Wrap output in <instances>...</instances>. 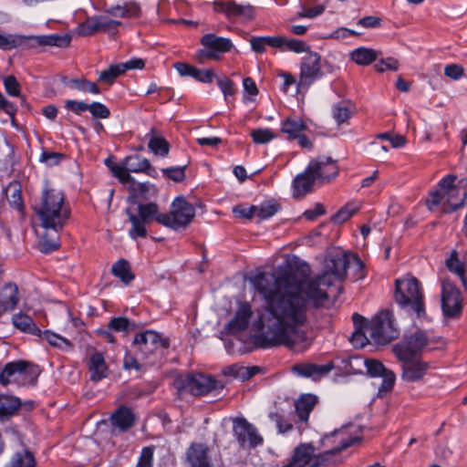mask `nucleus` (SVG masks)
<instances>
[{"instance_id": "1", "label": "nucleus", "mask_w": 467, "mask_h": 467, "mask_svg": "<svg viewBox=\"0 0 467 467\" xmlns=\"http://www.w3.org/2000/svg\"><path fill=\"white\" fill-rule=\"evenodd\" d=\"M358 268L357 279L365 277L364 264L354 254L337 253L326 260V271L308 281L294 272L277 276L256 274L251 280L255 291L265 302L254 323L261 331L254 337V345L261 348L285 346L296 351L305 350L309 343L301 327L307 320L308 301L318 305L328 298V289L335 281L341 282L348 269Z\"/></svg>"}, {"instance_id": "2", "label": "nucleus", "mask_w": 467, "mask_h": 467, "mask_svg": "<svg viewBox=\"0 0 467 467\" xmlns=\"http://www.w3.org/2000/svg\"><path fill=\"white\" fill-rule=\"evenodd\" d=\"M34 210L41 228V230H35L38 237L36 248L43 254H51L59 249L60 232L70 216L66 195L62 191L54 188L47 180H45Z\"/></svg>"}, {"instance_id": "3", "label": "nucleus", "mask_w": 467, "mask_h": 467, "mask_svg": "<svg viewBox=\"0 0 467 467\" xmlns=\"http://www.w3.org/2000/svg\"><path fill=\"white\" fill-rule=\"evenodd\" d=\"M360 441L358 437H347L345 431L337 430L325 434L322 442L331 441L332 447L321 452H316L312 443H300L294 450V462L300 467H337L343 462L342 451Z\"/></svg>"}, {"instance_id": "4", "label": "nucleus", "mask_w": 467, "mask_h": 467, "mask_svg": "<svg viewBox=\"0 0 467 467\" xmlns=\"http://www.w3.org/2000/svg\"><path fill=\"white\" fill-rule=\"evenodd\" d=\"M456 175L448 174L439 182L438 188L430 193L426 201L429 210L441 206L443 213H450L463 206L467 191L456 186Z\"/></svg>"}, {"instance_id": "5", "label": "nucleus", "mask_w": 467, "mask_h": 467, "mask_svg": "<svg viewBox=\"0 0 467 467\" xmlns=\"http://www.w3.org/2000/svg\"><path fill=\"white\" fill-rule=\"evenodd\" d=\"M440 338L431 337L428 332L417 330L414 333L404 336L401 341L392 348L398 359L409 358H420L422 353L438 348Z\"/></svg>"}, {"instance_id": "6", "label": "nucleus", "mask_w": 467, "mask_h": 467, "mask_svg": "<svg viewBox=\"0 0 467 467\" xmlns=\"http://www.w3.org/2000/svg\"><path fill=\"white\" fill-rule=\"evenodd\" d=\"M395 300L401 307H409L418 317L425 314L424 296L420 283L416 277L395 280Z\"/></svg>"}, {"instance_id": "7", "label": "nucleus", "mask_w": 467, "mask_h": 467, "mask_svg": "<svg viewBox=\"0 0 467 467\" xmlns=\"http://www.w3.org/2000/svg\"><path fill=\"white\" fill-rule=\"evenodd\" d=\"M173 386L179 394L190 393L193 396H204L223 388L213 376L202 373L180 375L174 379Z\"/></svg>"}, {"instance_id": "8", "label": "nucleus", "mask_w": 467, "mask_h": 467, "mask_svg": "<svg viewBox=\"0 0 467 467\" xmlns=\"http://www.w3.org/2000/svg\"><path fill=\"white\" fill-rule=\"evenodd\" d=\"M194 216V207L183 197H177L171 204L170 213L158 215L157 223L177 231L185 229Z\"/></svg>"}, {"instance_id": "9", "label": "nucleus", "mask_w": 467, "mask_h": 467, "mask_svg": "<svg viewBox=\"0 0 467 467\" xmlns=\"http://www.w3.org/2000/svg\"><path fill=\"white\" fill-rule=\"evenodd\" d=\"M368 324L367 331L376 344L386 345L399 336L392 314L388 310L379 312Z\"/></svg>"}, {"instance_id": "10", "label": "nucleus", "mask_w": 467, "mask_h": 467, "mask_svg": "<svg viewBox=\"0 0 467 467\" xmlns=\"http://www.w3.org/2000/svg\"><path fill=\"white\" fill-rule=\"evenodd\" d=\"M324 63L327 62L322 60L318 53L307 52L301 58L297 89L308 88L316 80L321 78L324 76L322 70Z\"/></svg>"}, {"instance_id": "11", "label": "nucleus", "mask_w": 467, "mask_h": 467, "mask_svg": "<svg viewBox=\"0 0 467 467\" xmlns=\"http://www.w3.org/2000/svg\"><path fill=\"white\" fill-rule=\"evenodd\" d=\"M306 169L319 184L332 182L339 173L337 161L326 155H318L311 159Z\"/></svg>"}, {"instance_id": "12", "label": "nucleus", "mask_w": 467, "mask_h": 467, "mask_svg": "<svg viewBox=\"0 0 467 467\" xmlns=\"http://www.w3.org/2000/svg\"><path fill=\"white\" fill-rule=\"evenodd\" d=\"M201 44L203 49L198 53L200 61L205 59L219 60L221 55L229 52L233 47V43L230 38L218 36L214 34H206L202 36Z\"/></svg>"}, {"instance_id": "13", "label": "nucleus", "mask_w": 467, "mask_h": 467, "mask_svg": "<svg viewBox=\"0 0 467 467\" xmlns=\"http://www.w3.org/2000/svg\"><path fill=\"white\" fill-rule=\"evenodd\" d=\"M307 130V125L298 117H287L281 122L280 131L287 140H297L301 148L311 150L313 142L305 134Z\"/></svg>"}, {"instance_id": "14", "label": "nucleus", "mask_w": 467, "mask_h": 467, "mask_svg": "<svg viewBox=\"0 0 467 467\" xmlns=\"http://www.w3.org/2000/svg\"><path fill=\"white\" fill-rule=\"evenodd\" d=\"M233 432L239 446L243 449H254L264 442L256 428L244 418L234 420Z\"/></svg>"}, {"instance_id": "15", "label": "nucleus", "mask_w": 467, "mask_h": 467, "mask_svg": "<svg viewBox=\"0 0 467 467\" xmlns=\"http://www.w3.org/2000/svg\"><path fill=\"white\" fill-rule=\"evenodd\" d=\"M133 345L139 352L147 357L158 349H167L170 347V340L154 330H146L135 335Z\"/></svg>"}, {"instance_id": "16", "label": "nucleus", "mask_w": 467, "mask_h": 467, "mask_svg": "<svg viewBox=\"0 0 467 467\" xmlns=\"http://www.w3.org/2000/svg\"><path fill=\"white\" fill-rule=\"evenodd\" d=\"M441 307L447 317H456L462 311V296L460 290L449 280L441 284Z\"/></svg>"}, {"instance_id": "17", "label": "nucleus", "mask_w": 467, "mask_h": 467, "mask_svg": "<svg viewBox=\"0 0 467 467\" xmlns=\"http://www.w3.org/2000/svg\"><path fill=\"white\" fill-rule=\"evenodd\" d=\"M213 9L217 13H222L229 20H251L254 16V9L251 5H238L235 2H220L213 3Z\"/></svg>"}, {"instance_id": "18", "label": "nucleus", "mask_w": 467, "mask_h": 467, "mask_svg": "<svg viewBox=\"0 0 467 467\" xmlns=\"http://www.w3.org/2000/svg\"><path fill=\"white\" fill-rule=\"evenodd\" d=\"M364 363L367 372L370 377L382 378V382L379 387V395L386 394L393 389L396 380V376L393 371L386 368L380 361L376 359H365Z\"/></svg>"}, {"instance_id": "19", "label": "nucleus", "mask_w": 467, "mask_h": 467, "mask_svg": "<svg viewBox=\"0 0 467 467\" xmlns=\"http://www.w3.org/2000/svg\"><path fill=\"white\" fill-rule=\"evenodd\" d=\"M399 360L402 363L401 379L409 383L422 380L431 368L429 362L423 361L420 358H409Z\"/></svg>"}, {"instance_id": "20", "label": "nucleus", "mask_w": 467, "mask_h": 467, "mask_svg": "<svg viewBox=\"0 0 467 467\" xmlns=\"http://www.w3.org/2000/svg\"><path fill=\"white\" fill-rule=\"evenodd\" d=\"M209 447L202 442H192L186 451L189 467H213Z\"/></svg>"}, {"instance_id": "21", "label": "nucleus", "mask_w": 467, "mask_h": 467, "mask_svg": "<svg viewBox=\"0 0 467 467\" xmlns=\"http://www.w3.org/2000/svg\"><path fill=\"white\" fill-rule=\"evenodd\" d=\"M253 311L250 303H241L235 312L234 317L228 323V330L236 333L245 330L248 327Z\"/></svg>"}, {"instance_id": "22", "label": "nucleus", "mask_w": 467, "mask_h": 467, "mask_svg": "<svg viewBox=\"0 0 467 467\" xmlns=\"http://www.w3.org/2000/svg\"><path fill=\"white\" fill-rule=\"evenodd\" d=\"M352 320L355 326V331L350 337V342L355 348H362L371 340L367 331V326H368V320L358 313L353 314Z\"/></svg>"}, {"instance_id": "23", "label": "nucleus", "mask_w": 467, "mask_h": 467, "mask_svg": "<svg viewBox=\"0 0 467 467\" xmlns=\"http://www.w3.org/2000/svg\"><path fill=\"white\" fill-rule=\"evenodd\" d=\"M136 416L132 410L127 406L119 407L110 417L111 425L118 428L120 432L128 431L135 424Z\"/></svg>"}, {"instance_id": "24", "label": "nucleus", "mask_w": 467, "mask_h": 467, "mask_svg": "<svg viewBox=\"0 0 467 467\" xmlns=\"http://www.w3.org/2000/svg\"><path fill=\"white\" fill-rule=\"evenodd\" d=\"M29 363L25 360H16L7 363L0 372V383L4 386L16 381L26 372Z\"/></svg>"}, {"instance_id": "25", "label": "nucleus", "mask_w": 467, "mask_h": 467, "mask_svg": "<svg viewBox=\"0 0 467 467\" xmlns=\"http://www.w3.org/2000/svg\"><path fill=\"white\" fill-rule=\"evenodd\" d=\"M318 402V398L314 394H302L295 402L296 413L298 421L307 424L309 414Z\"/></svg>"}, {"instance_id": "26", "label": "nucleus", "mask_w": 467, "mask_h": 467, "mask_svg": "<svg viewBox=\"0 0 467 467\" xmlns=\"http://www.w3.org/2000/svg\"><path fill=\"white\" fill-rule=\"evenodd\" d=\"M71 40L72 36L68 33L31 36V41L39 47H56L58 48H66L70 45Z\"/></svg>"}, {"instance_id": "27", "label": "nucleus", "mask_w": 467, "mask_h": 467, "mask_svg": "<svg viewBox=\"0 0 467 467\" xmlns=\"http://www.w3.org/2000/svg\"><path fill=\"white\" fill-rule=\"evenodd\" d=\"M90 379L99 382L107 378L109 368L103 355L100 352H94L90 355L88 362Z\"/></svg>"}, {"instance_id": "28", "label": "nucleus", "mask_w": 467, "mask_h": 467, "mask_svg": "<svg viewBox=\"0 0 467 467\" xmlns=\"http://www.w3.org/2000/svg\"><path fill=\"white\" fill-rule=\"evenodd\" d=\"M316 182L317 180L310 172H307V169L306 168L303 172L297 174L293 180L294 197H304L312 191V188Z\"/></svg>"}, {"instance_id": "29", "label": "nucleus", "mask_w": 467, "mask_h": 467, "mask_svg": "<svg viewBox=\"0 0 467 467\" xmlns=\"http://www.w3.org/2000/svg\"><path fill=\"white\" fill-rule=\"evenodd\" d=\"M334 368L332 363L317 365V364H299L294 367V371L298 375L313 378L314 379H319L327 375Z\"/></svg>"}, {"instance_id": "30", "label": "nucleus", "mask_w": 467, "mask_h": 467, "mask_svg": "<svg viewBox=\"0 0 467 467\" xmlns=\"http://www.w3.org/2000/svg\"><path fill=\"white\" fill-rule=\"evenodd\" d=\"M5 198L11 206L17 209L21 214V218L25 219V205L21 195V185L18 182L13 181L4 189Z\"/></svg>"}, {"instance_id": "31", "label": "nucleus", "mask_w": 467, "mask_h": 467, "mask_svg": "<svg viewBox=\"0 0 467 467\" xmlns=\"http://www.w3.org/2000/svg\"><path fill=\"white\" fill-rule=\"evenodd\" d=\"M124 164H126L129 172H144L150 176H153L154 171L151 167L150 161L147 158L140 155H130L125 158Z\"/></svg>"}, {"instance_id": "32", "label": "nucleus", "mask_w": 467, "mask_h": 467, "mask_svg": "<svg viewBox=\"0 0 467 467\" xmlns=\"http://www.w3.org/2000/svg\"><path fill=\"white\" fill-rule=\"evenodd\" d=\"M62 83L68 88L76 89L83 93L100 94V89L98 85L84 78H67L65 77L62 79Z\"/></svg>"}, {"instance_id": "33", "label": "nucleus", "mask_w": 467, "mask_h": 467, "mask_svg": "<svg viewBox=\"0 0 467 467\" xmlns=\"http://www.w3.org/2000/svg\"><path fill=\"white\" fill-rule=\"evenodd\" d=\"M19 301L18 288L15 284L5 285L1 291L0 306L4 311L14 309Z\"/></svg>"}, {"instance_id": "34", "label": "nucleus", "mask_w": 467, "mask_h": 467, "mask_svg": "<svg viewBox=\"0 0 467 467\" xmlns=\"http://www.w3.org/2000/svg\"><path fill=\"white\" fill-rule=\"evenodd\" d=\"M113 16L135 18L140 15V6L135 2H127L123 5H114L106 10Z\"/></svg>"}, {"instance_id": "35", "label": "nucleus", "mask_w": 467, "mask_h": 467, "mask_svg": "<svg viewBox=\"0 0 467 467\" xmlns=\"http://www.w3.org/2000/svg\"><path fill=\"white\" fill-rule=\"evenodd\" d=\"M126 214L131 224V227L129 230V236L133 240L138 238H146L148 235V230L146 227L148 223L139 219L137 215L130 211V209L126 210Z\"/></svg>"}, {"instance_id": "36", "label": "nucleus", "mask_w": 467, "mask_h": 467, "mask_svg": "<svg viewBox=\"0 0 467 467\" xmlns=\"http://www.w3.org/2000/svg\"><path fill=\"white\" fill-rule=\"evenodd\" d=\"M279 36H253L250 44L253 51L263 54L266 51V47L277 48L280 47Z\"/></svg>"}, {"instance_id": "37", "label": "nucleus", "mask_w": 467, "mask_h": 467, "mask_svg": "<svg viewBox=\"0 0 467 467\" xmlns=\"http://www.w3.org/2000/svg\"><path fill=\"white\" fill-rule=\"evenodd\" d=\"M446 266L451 273L456 275L460 278L462 286L466 289L467 279L465 277L464 263L460 261L456 251H452L449 258L446 260Z\"/></svg>"}, {"instance_id": "38", "label": "nucleus", "mask_w": 467, "mask_h": 467, "mask_svg": "<svg viewBox=\"0 0 467 467\" xmlns=\"http://www.w3.org/2000/svg\"><path fill=\"white\" fill-rule=\"evenodd\" d=\"M377 52L372 48L358 47L351 54V59L359 66H368L376 61Z\"/></svg>"}, {"instance_id": "39", "label": "nucleus", "mask_w": 467, "mask_h": 467, "mask_svg": "<svg viewBox=\"0 0 467 467\" xmlns=\"http://www.w3.org/2000/svg\"><path fill=\"white\" fill-rule=\"evenodd\" d=\"M112 274L119 278L124 284H129L134 279L129 262L125 259L118 260L111 268Z\"/></svg>"}, {"instance_id": "40", "label": "nucleus", "mask_w": 467, "mask_h": 467, "mask_svg": "<svg viewBox=\"0 0 467 467\" xmlns=\"http://www.w3.org/2000/svg\"><path fill=\"white\" fill-rule=\"evenodd\" d=\"M280 42V47H277L278 49L282 51H291L295 53H303L306 52V54L310 50V47L303 40L299 39H287L285 36H279Z\"/></svg>"}, {"instance_id": "41", "label": "nucleus", "mask_w": 467, "mask_h": 467, "mask_svg": "<svg viewBox=\"0 0 467 467\" xmlns=\"http://www.w3.org/2000/svg\"><path fill=\"white\" fill-rule=\"evenodd\" d=\"M281 209L280 204L275 200H269L256 206V217L259 220H267L273 217Z\"/></svg>"}, {"instance_id": "42", "label": "nucleus", "mask_w": 467, "mask_h": 467, "mask_svg": "<svg viewBox=\"0 0 467 467\" xmlns=\"http://www.w3.org/2000/svg\"><path fill=\"white\" fill-rule=\"evenodd\" d=\"M105 164L109 167L113 176L118 178L121 183H130L133 181V178L130 176L126 164H115L110 161V159H106Z\"/></svg>"}, {"instance_id": "43", "label": "nucleus", "mask_w": 467, "mask_h": 467, "mask_svg": "<svg viewBox=\"0 0 467 467\" xmlns=\"http://www.w3.org/2000/svg\"><path fill=\"white\" fill-rule=\"evenodd\" d=\"M159 213V206L155 202L140 204L138 207L137 217L150 223L153 219L157 221Z\"/></svg>"}, {"instance_id": "44", "label": "nucleus", "mask_w": 467, "mask_h": 467, "mask_svg": "<svg viewBox=\"0 0 467 467\" xmlns=\"http://www.w3.org/2000/svg\"><path fill=\"white\" fill-rule=\"evenodd\" d=\"M260 370L259 367H240L238 365H232L227 368L225 374L232 375L234 377H241L243 379H248L256 375Z\"/></svg>"}, {"instance_id": "45", "label": "nucleus", "mask_w": 467, "mask_h": 467, "mask_svg": "<svg viewBox=\"0 0 467 467\" xmlns=\"http://www.w3.org/2000/svg\"><path fill=\"white\" fill-rule=\"evenodd\" d=\"M123 67L120 64L111 65L107 69L101 71L99 76V81L111 85L115 79L124 74Z\"/></svg>"}, {"instance_id": "46", "label": "nucleus", "mask_w": 467, "mask_h": 467, "mask_svg": "<svg viewBox=\"0 0 467 467\" xmlns=\"http://www.w3.org/2000/svg\"><path fill=\"white\" fill-rule=\"evenodd\" d=\"M148 147L156 155L166 157L170 151V144L163 137H151Z\"/></svg>"}, {"instance_id": "47", "label": "nucleus", "mask_w": 467, "mask_h": 467, "mask_svg": "<svg viewBox=\"0 0 467 467\" xmlns=\"http://www.w3.org/2000/svg\"><path fill=\"white\" fill-rule=\"evenodd\" d=\"M77 31L78 34L82 36H93L97 32H99L98 16L88 17L83 23L78 25Z\"/></svg>"}, {"instance_id": "48", "label": "nucleus", "mask_w": 467, "mask_h": 467, "mask_svg": "<svg viewBox=\"0 0 467 467\" xmlns=\"http://www.w3.org/2000/svg\"><path fill=\"white\" fill-rule=\"evenodd\" d=\"M250 136L255 144H265L276 138V134L267 128L253 130Z\"/></svg>"}, {"instance_id": "49", "label": "nucleus", "mask_w": 467, "mask_h": 467, "mask_svg": "<svg viewBox=\"0 0 467 467\" xmlns=\"http://www.w3.org/2000/svg\"><path fill=\"white\" fill-rule=\"evenodd\" d=\"M43 338H45L51 346L61 348V349H68L72 348V343L51 331L46 330L43 332Z\"/></svg>"}, {"instance_id": "50", "label": "nucleus", "mask_w": 467, "mask_h": 467, "mask_svg": "<svg viewBox=\"0 0 467 467\" xmlns=\"http://www.w3.org/2000/svg\"><path fill=\"white\" fill-rule=\"evenodd\" d=\"M99 31L109 35H115L117 28L121 25L120 21L110 19L105 16H98Z\"/></svg>"}, {"instance_id": "51", "label": "nucleus", "mask_w": 467, "mask_h": 467, "mask_svg": "<svg viewBox=\"0 0 467 467\" xmlns=\"http://www.w3.org/2000/svg\"><path fill=\"white\" fill-rule=\"evenodd\" d=\"M357 211L358 207L348 203L331 217V221L334 223L341 224L348 221Z\"/></svg>"}, {"instance_id": "52", "label": "nucleus", "mask_w": 467, "mask_h": 467, "mask_svg": "<svg viewBox=\"0 0 467 467\" xmlns=\"http://www.w3.org/2000/svg\"><path fill=\"white\" fill-rule=\"evenodd\" d=\"M186 168L187 164L183 166L163 168L161 169V172L166 178L175 182H182L185 179Z\"/></svg>"}, {"instance_id": "53", "label": "nucleus", "mask_w": 467, "mask_h": 467, "mask_svg": "<svg viewBox=\"0 0 467 467\" xmlns=\"http://www.w3.org/2000/svg\"><path fill=\"white\" fill-rule=\"evenodd\" d=\"M351 117V110L344 102L336 104L333 107V118L340 125Z\"/></svg>"}, {"instance_id": "54", "label": "nucleus", "mask_w": 467, "mask_h": 467, "mask_svg": "<svg viewBox=\"0 0 467 467\" xmlns=\"http://www.w3.org/2000/svg\"><path fill=\"white\" fill-rule=\"evenodd\" d=\"M95 119H108L110 116L109 109L103 103L92 102L88 104V109Z\"/></svg>"}, {"instance_id": "55", "label": "nucleus", "mask_w": 467, "mask_h": 467, "mask_svg": "<svg viewBox=\"0 0 467 467\" xmlns=\"http://www.w3.org/2000/svg\"><path fill=\"white\" fill-rule=\"evenodd\" d=\"M129 318L124 317H116L109 320L108 328L115 332H127L129 330Z\"/></svg>"}, {"instance_id": "56", "label": "nucleus", "mask_w": 467, "mask_h": 467, "mask_svg": "<svg viewBox=\"0 0 467 467\" xmlns=\"http://www.w3.org/2000/svg\"><path fill=\"white\" fill-rule=\"evenodd\" d=\"M154 446L143 447L137 467H152Z\"/></svg>"}, {"instance_id": "57", "label": "nucleus", "mask_w": 467, "mask_h": 467, "mask_svg": "<svg viewBox=\"0 0 467 467\" xmlns=\"http://www.w3.org/2000/svg\"><path fill=\"white\" fill-rule=\"evenodd\" d=\"M233 213L236 217L252 219L256 217V205H251L249 207L244 205H236L233 208Z\"/></svg>"}, {"instance_id": "58", "label": "nucleus", "mask_w": 467, "mask_h": 467, "mask_svg": "<svg viewBox=\"0 0 467 467\" xmlns=\"http://www.w3.org/2000/svg\"><path fill=\"white\" fill-rule=\"evenodd\" d=\"M4 86L8 95L13 97L20 95V85L14 76H8L4 79Z\"/></svg>"}, {"instance_id": "59", "label": "nucleus", "mask_w": 467, "mask_h": 467, "mask_svg": "<svg viewBox=\"0 0 467 467\" xmlns=\"http://www.w3.org/2000/svg\"><path fill=\"white\" fill-rule=\"evenodd\" d=\"M215 76L213 69L202 70L195 67L192 78L202 83H212Z\"/></svg>"}, {"instance_id": "60", "label": "nucleus", "mask_w": 467, "mask_h": 467, "mask_svg": "<svg viewBox=\"0 0 467 467\" xmlns=\"http://www.w3.org/2000/svg\"><path fill=\"white\" fill-rule=\"evenodd\" d=\"M12 467H29V450L23 452H16L11 461Z\"/></svg>"}, {"instance_id": "61", "label": "nucleus", "mask_w": 467, "mask_h": 467, "mask_svg": "<svg viewBox=\"0 0 467 467\" xmlns=\"http://www.w3.org/2000/svg\"><path fill=\"white\" fill-rule=\"evenodd\" d=\"M398 60L393 57H387L385 59H381L375 65V68L379 72H384L388 69L396 71L398 70Z\"/></svg>"}, {"instance_id": "62", "label": "nucleus", "mask_w": 467, "mask_h": 467, "mask_svg": "<svg viewBox=\"0 0 467 467\" xmlns=\"http://www.w3.org/2000/svg\"><path fill=\"white\" fill-rule=\"evenodd\" d=\"M325 11V6L323 5H317L312 8H306L303 6L302 11L296 14V17L298 18H314L319 15H321Z\"/></svg>"}, {"instance_id": "63", "label": "nucleus", "mask_w": 467, "mask_h": 467, "mask_svg": "<svg viewBox=\"0 0 467 467\" xmlns=\"http://www.w3.org/2000/svg\"><path fill=\"white\" fill-rule=\"evenodd\" d=\"M65 108L77 115H80L88 109V104L84 101L68 99L65 102Z\"/></svg>"}, {"instance_id": "64", "label": "nucleus", "mask_w": 467, "mask_h": 467, "mask_svg": "<svg viewBox=\"0 0 467 467\" xmlns=\"http://www.w3.org/2000/svg\"><path fill=\"white\" fill-rule=\"evenodd\" d=\"M463 67L458 64H451L444 68V75L453 80L460 79L463 76Z\"/></svg>"}]
</instances>
